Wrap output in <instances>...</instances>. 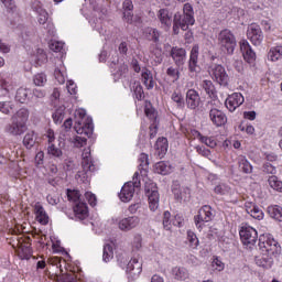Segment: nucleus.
<instances>
[{"label": "nucleus", "mask_w": 282, "mask_h": 282, "mask_svg": "<svg viewBox=\"0 0 282 282\" xmlns=\"http://www.w3.org/2000/svg\"><path fill=\"white\" fill-rule=\"evenodd\" d=\"M258 241L262 256H256L254 261L259 268L269 270L274 263V258L272 257H279V254H281V246H279V241L270 235H261Z\"/></svg>", "instance_id": "1"}, {"label": "nucleus", "mask_w": 282, "mask_h": 282, "mask_svg": "<svg viewBox=\"0 0 282 282\" xmlns=\"http://www.w3.org/2000/svg\"><path fill=\"white\" fill-rule=\"evenodd\" d=\"M218 43L223 52H227V54H235V48L237 47V39H235V34H232L230 30L225 29L220 31L218 34Z\"/></svg>", "instance_id": "2"}, {"label": "nucleus", "mask_w": 282, "mask_h": 282, "mask_svg": "<svg viewBox=\"0 0 282 282\" xmlns=\"http://www.w3.org/2000/svg\"><path fill=\"white\" fill-rule=\"evenodd\" d=\"M139 175L138 172L134 173L133 182H128L122 186L121 192L119 193L121 202H131V199H133L135 188H140L141 186L140 180H138Z\"/></svg>", "instance_id": "3"}, {"label": "nucleus", "mask_w": 282, "mask_h": 282, "mask_svg": "<svg viewBox=\"0 0 282 282\" xmlns=\"http://www.w3.org/2000/svg\"><path fill=\"white\" fill-rule=\"evenodd\" d=\"M189 25H195V19H191L187 15H184L183 13L176 12L173 18V33L180 34V28L183 30V32H186L188 30Z\"/></svg>", "instance_id": "4"}, {"label": "nucleus", "mask_w": 282, "mask_h": 282, "mask_svg": "<svg viewBox=\"0 0 282 282\" xmlns=\"http://www.w3.org/2000/svg\"><path fill=\"white\" fill-rule=\"evenodd\" d=\"M239 235L243 246H254L259 239L257 229L251 226L241 227Z\"/></svg>", "instance_id": "5"}, {"label": "nucleus", "mask_w": 282, "mask_h": 282, "mask_svg": "<svg viewBox=\"0 0 282 282\" xmlns=\"http://www.w3.org/2000/svg\"><path fill=\"white\" fill-rule=\"evenodd\" d=\"M210 69L212 76L216 83H218V85H223V87H228L230 77L228 76V73H226V68L220 64H213Z\"/></svg>", "instance_id": "6"}, {"label": "nucleus", "mask_w": 282, "mask_h": 282, "mask_svg": "<svg viewBox=\"0 0 282 282\" xmlns=\"http://www.w3.org/2000/svg\"><path fill=\"white\" fill-rule=\"evenodd\" d=\"M78 116L82 120L76 121V124H78L79 129L76 130L77 133H85V135H91V133H94V122L91 120V118H87L85 119V116H87V113L85 112V110H80L78 112Z\"/></svg>", "instance_id": "7"}, {"label": "nucleus", "mask_w": 282, "mask_h": 282, "mask_svg": "<svg viewBox=\"0 0 282 282\" xmlns=\"http://www.w3.org/2000/svg\"><path fill=\"white\" fill-rule=\"evenodd\" d=\"M247 36L253 45H261L263 42V32L261 26L257 24H251L247 30Z\"/></svg>", "instance_id": "8"}, {"label": "nucleus", "mask_w": 282, "mask_h": 282, "mask_svg": "<svg viewBox=\"0 0 282 282\" xmlns=\"http://www.w3.org/2000/svg\"><path fill=\"white\" fill-rule=\"evenodd\" d=\"M199 58V46H193L188 61V70L191 74H199L202 67L197 65Z\"/></svg>", "instance_id": "9"}, {"label": "nucleus", "mask_w": 282, "mask_h": 282, "mask_svg": "<svg viewBox=\"0 0 282 282\" xmlns=\"http://www.w3.org/2000/svg\"><path fill=\"white\" fill-rule=\"evenodd\" d=\"M209 118L215 124V127H224L228 122V118L226 117V113L224 111L217 109V108H212L209 110Z\"/></svg>", "instance_id": "10"}, {"label": "nucleus", "mask_w": 282, "mask_h": 282, "mask_svg": "<svg viewBox=\"0 0 282 282\" xmlns=\"http://www.w3.org/2000/svg\"><path fill=\"white\" fill-rule=\"evenodd\" d=\"M212 207L209 205H204L199 210L198 215L195 216V224L198 226V228H202V225H199L202 221H213V212Z\"/></svg>", "instance_id": "11"}, {"label": "nucleus", "mask_w": 282, "mask_h": 282, "mask_svg": "<svg viewBox=\"0 0 282 282\" xmlns=\"http://www.w3.org/2000/svg\"><path fill=\"white\" fill-rule=\"evenodd\" d=\"M170 56L173 58L176 67H182V65H184V61H186V50L173 46L171 48Z\"/></svg>", "instance_id": "12"}, {"label": "nucleus", "mask_w": 282, "mask_h": 282, "mask_svg": "<svg viewBox=\"0 0 282 282\" xmlns=\"http://www.w3.org/2000/svg\"><path fill=\"white\" fill-rule=\"evenodd\" d=\"M240 50L247 63H252L257 58V54L252 51V46H250L248 41L242 40V42H240Z\"/></svg>", "instance_id": "13"}, {"label": "nucleus", "mask_w": 282, "mask_h": 282, "mask_svg": "<svg viewBox=\"0 0 282 282\" xmlns=\"http://www.w3.org/2000/svg\"><path fill=\"white\" fill-rule=\"evenodd\" d=\"M138 224H140V218L138 216H130L119 221V228L120 230H124L127 232L129 230H133Z\"/></svg>", "instance_id": "14"}, {"label": "nucleus", "mask_w": 282, "mask_h": 282, "mask_svg": "<svg viewBox=\"0 0 282 282\" xmlns=\"http://www.w3.org/2000/svg\"><path fill=\"white\" fill-rule=\"evenodd\" d=\"M199 94L195 89H189L186 93V105L188 109H197L199 107Z\"/></svg>", "instance_id": "15"}, {"label": "nucleus", "mask_w": 282, "mask_h": 282, "mask_svg": "<svg viewBox=\"0 0 282 282\" xmlns=\"http://www.w3.org/2000/svg\"><path fill=\"white\" fill-rule=\"evenodd\" d=\"M225 105L228 110L235 111L237 107H240V105H243V96H241V94H234L226 99Z\"/></svg>", "instance_id": "16"}, {"label": "nucleus", "mask_w": 282, "mask_h": 282, "mask_svg": "<svg viewBox=\"0 0 282 282\" xmlns=\"http://www.w3.org/2000/svg\"><path fill=\"white\" fill-rule=\"evenodd\" d=\"M158 19L160 20V23L165 28H171V25H173V13H171L169 9L159 10Z\"/></svg>", "instance_id": "17"}, {"label": "nucleus", "mask_w": 282, "mask_h": 282, "mask_svg": "<svg viewBox=\"0 0 282 282\" xmlns=\"http://www.w3.org/2000/svg\"><path fill=\"white\" fill-rule=\"evenodd\" d=\"M23 129L25 128L20 122L11 120V123L4 127V133H9V135H22L24 133Z\"/></svg>", "instance_id": "18"}, {"label": "nucleus", "mask_w": 282, "mask_h": 282, "mask_svg": "<svg viewBox=\"0 0 282 282\" xmlns=\"http://www.w3.org/2000/svg\"><path fill=\"white\" fill-rule=\"evenodd\" d=\"M143 36L147 41H151L152 43H155V45H160V36L161 33L158 31V29L153 28H145L143 30Z\"/></svg>", "instance_id": "19"}, {"label": "nucleus", "mask_w": 282, "mask_h": 282, "mask_svg": "<svg viewBox=\"0 0 282 282\" xmlns=\"http://www.w3.org/2000/svg\"><path fill=\"white\" fill-rule=\"evenodd\" d=\"M155 150L159 158H164L169 151V140L164 137L159 138L155 142Z\"/></svg>", "instance_id": "20"}, {"label": "nucleus", "mask_w": 282, "mask_h": 282, "mask_svg": "<svg viewBox=\"0 0 282 282\" xmlns=\"http://www.w3.org/2000/svg\"><path fill=\"white\" fill-rule=\"evenodd\" d=\"M28 118H30V111H28V109L25 108H22L11 117V120L19 122L22 127L25 128V122H28Z\"/></svg>", "instance_id": "21"}, {"label": "nucleus", "mask_w": 282, "mask_h": 282, "mask_svg": "<svg viewBox=\"0 0 282 282\" xmlns=\"http://www.w3.org/2000/svg\"><path fill=\"white\" fill-rule=\"evenodd\" d=\"M18 249L21 259H30V257H32V247H30V243L19 241Z\"/></svg>", "instance_id": "22"}, {"label": "nucleus", "mask_w": 282, "mask_h": 282, "mask_svg": "<svg viewBox=\"0 0 282 282\" xmlns=\"http://www.w3.org/2000/svg\"><path fill=\"white\" fill-rule=\"evenodd\" d=\"M126 271L135 276V274H140L142 272V263L138 259L133 258L127 264Z\"/></svg>", "instance_id": "23"}, {"label": "nucleus", "mask_w": 282, "mask_h": 282, "mask_svg": "<svg viewBox=\"0 0 282 282\" xmlns=\"http://www.w3.org/2000/svg\"><path fill=\"white\" fill-rule=\"evenodd\" d=\"M74 213L77 219H80V221H83V219H87L89 213V210L87 209V204L78 203L74 208Z\"/></svg>", "instance_id": "24"}, {"label": "nucleus", "mask_w": 282, "mask_h": 282, "mask_svg": "<svg viewBox=\"0 0 282 282\" xmlns=\"http://www.w3.org/2000/svg\"><path fill=\"white\" fill-rule=\"evenodd\" d=\"M173 172V166L169 162L161 161L155 164V173L159 175H169Z\"/></svg>", "instance_id": "25"}, {"label": "nucleus", "mask_w": 282, "mask_h": 282, "mask_svg": "<svg viewBox=\"0 0 282 282\" xmlns=\"http://www.w3.org/2000/svg\"><path fill=\"white\" fill-rule=\"evenodd\" d=\"M202 87L209 98H217V88L210 80H203Z\"/></svg>", "instance_id": "26"}, {"label": "nucleus", "mask_w": 282, "mask_h": 282, "mask_svg": "<svg viewBox=\"0 0 282 282\" xmlns=\"http://www.w3.org/2000/svg\"><path fill=\"white\" fill-rule=\"evenodd\" d=\"M148 199L150 209L158 210V207L160 206V193H158V191H152L150 194H148Z\"/></svg>", "instance_id": "27"}, {"label": "nucleus", "mask_w": 282, "mask_h": 282, "mask_svg": "<svg viewBox=\"0 0 282 282\" xmlns=\"http://www.w3.org/2000/svg\"><path fill=\"white\" fill-rule=\"evenodd\" d=\"M14 110V102L8 99L0 100V113H4V116H10Z\"/></svg>", "instance_id": "28"}, {"label": "nucleus", "mask_w": 282, "mask_h": 282, "mask_svg": "<svg viewBox=\"0 0 282 282\" xmlns=\"http://www.w3.org/2000/svg\"><path fill=\"white\" fill-rule=\"evenodd\" d=\"M268 213L272 219L276 221H282V208L279 205L268 207Z\"/></svg>", "instance_id": "29"}, {"label": "nucleus", "mask_w": 282, "mask_h": 282, "mask_svg": "<svg viewBox=\"0 0 282 282\" xmlns=\"http://www.w3.org/2000/svg\"><path fill=\"white\" fill-rule=\"evenodd\" d=\"M141 76H142L143 85H145L147 89H153L154 84H153V75L151 74V70L145 68Z\"/></svg>", "instance_id": "30"}, {"label": "nucleus", "mask_w": 282, "mask_h": 282, "mask_svg": "<svg viewBox=\"0 0 282 282\" xmlns=\"http://www.w3.org/2000/svg\"><path fill=\"white\" fill-rule=\"evenodd\" d=\"M196 135L203 144H206V147H209L210 149H215L217 147V141H215V139L205 137L199 131H196Z\"/></svg>", "instance_id": "31"}, {"label": "nucleus", "mask_w": 282, "mask_h": 282, "mask_svg": "<svg viewBox=\"0 0 282 282\" xmlns=\"http://www.w3.org/2000/svg\"><path fill=\"white\" fill-rule=\"evenodd\" d=\"M175 279H177V281H184L186 279H188V271L185 269V268H177L175 267L173 270H172Z\"/></svg>", "instance_id": "32"}, {"label": "nucleus", "mask_w": 282, "mask_h": 282, "mask_svg": "<svg viewBox=\"0 0 282 282\" xmlns=\"http://www.w3.org/2000/svg\"><path fill=\"white\" fill-rule=\"evenodd\" d=\"M282 56V46L272 47L268 53L269 61H279Z\"/></svg>", "instance_id": "33"}, {"label": "nucleus", "mask_w": 282, "mask_h": 282, "mask_svg": "<svg viewBox=\"0 0 282 282\" xmlns=\"http://www.w3.org/2000/svg\"><path fill=\"white\" fill-rule=\"evenodd\" d=\"M239 169L240 171H242V173H246V174L252 173V164H250V162L247 161V159L243 156L239 159Z\"/></svg>", "instance_id": "34"}, {"label": "nucleus", "mask_w": 282, "mask_h": 282, "mask_svg": "<svg viewBox=\"0 0 282 282\" xmlns=\"http://www.w3.org/2000/svg\"><path fill=\"white\" fill-rule=\"evenodd\" d=\"M65 119V107H59L53 113V120L55 124H61Z\"/></svg>", "instance_id": "35"}, {"label": "nucleus", "mask_w": 282, "mask_h": 282, "mask_svg": "<svg viewBox=\"0 0 282 282\" xmlns=\"http://www.w3.org/2000/svg\"><path fill=\"white\" fill-rule=\"evenodd\" d=\"M268 182L269 186H271L273 191H279L280 193H282V182L279 181V177H276L275 175L270 176Z\"/></svg>", "instance_id": "36"}, {"label": "nucleus", "mask_w": 282, "mask_h": 282, "mask_svg": "<svg viewBox=\"0 0 282 282\" xmlns=\"http://www.w3.org/2000/svg\"><path fill=\"white\" fill-rule=\"evenodd\" d=\"M23 144L28 149H32L36 144V139H34V131H31L24 135Z\"/></svg>", "instance_id": "37"}, {"label": "nucleus", "mask_w": 282, "mask_h": 282, "mask_svg": "<svg viewBox=\"0 0 282 282\" xmlns=\"http://www.w3.org/2000/svg\"><path fill=\"white\" fill-rule=\"evenodd\" d=\"M111 259H113V247H111V245H106L104 246L102 260L105 261V263H109Z\"/></svg>", "instance_id": "38"}, {"label": "nucleus", "mask_w": 282, "mask_h": 282, "mask_svg": "<svg viewBox=\"0 0 282 282\" xmlns=\"http://www.w3.org/2000/svg\"><path fill=\"white\" fill-rule=\"evenodd\" d=\"M187 241L189 245V248H193L195 250L197 246H199V239L197 238V235L193 231H187Z\"/></svg>", "instance_id": "39"}, {"label": "nucleus", "mask_w": 282, "mask_h": 282, "mask_svg": "<svg viewBox=\"0 0 282 282\" xmlns=\"http://www.w3.org/2000/svg\"><path fill=\"white\" fill-rule=\"evenodd\" d=\"M15 100L22 105L28 101V89L19 88L15 94Z\"/></svg>", "instance_id": "40"}, {"label": "nucleus", "mask_w": 282, "mask_h": 282, "mask_svg": "<svg viewBox=\"0 0 282 282\" xmlns=\"http://www.w3.org/2000/svg\"><path fill=\"white\" fill-rule=\"evenodd\" d=\"M172 100H173V102H176L178 109H184L186 104H185L184 97L182 96L181 93H173Z\"/></svg>", "instance_id": "41"}, {"label": "nucleus", "mask_w": 282, "mask_h": 282, "mask_svg": "<svg viewBox=\"0 0 282 282\" xmlns=\"http://www.w3.org/2000/svg\"><path fill=\"white\" fill-rule=\"evenodd\" d=\"M33 83L37 87H43L47 83V77L43 73L36 74L33 78Z\"/></svg>", "instance_id": "42"}, {"label": "nucleus", "mask_w": 282, "mask_h": 282, "mask_svg": "<svg viewBox=\"0 0 282 282\" xmlns=\"http://www.w3.org/2000/svg\"><path fill=\"white\" fill-rule=\"evenodd\" d=\"M47 151L50 155H53V158H63V150H61V148H56L54 144H51Z\"/></svg>", "instance_id": "43"}, {"label": "nucleus", "mask_w": 282, "mask_h": 282, "mask_svg": "<svg viewBox=\"0 0 282 282\" xmlns=\"http://www.w3.org/2000/svg\"><path fill=\"white\" fill-rule=\"evenodd\" d=\"M47 61V55L41 48L37 50V54L35 55V65H41Z\"/></svg>", "instance_id": "44"}, {"label": "nucleus", "mask_w": 282, "mask_h": 282, "mask_svg": "<svg viewBox=\"0 0 282 282\" xmlns=\"http://www.w3.org/2000/svg\"><path fill=\"white\" fill-rule=\"evenodd\" d=\"M183 15L189 17V19H195V12L193 11V6L191 3H185L183 7Z\"/></svg>", "instance_id": "45"}, {"label": "nucleus", "mask_w": 282, "mask_h": 282, "mask_svg": "<svg viewBox=\"0 0 282 282\" xmlns=\"http://www.w3.org/2000/svg\"><path fill=\"white\" fill-rule=\"evenodd\" d=\"M163 228L165 230H171V212H164L163 214Z\"/></svg>", "instance_id": "46"}, {"label": "nucleus", "mask_w": 282, "mask_h": 282, "mask_svg": "<svg viewBox=\"0 0 282 282\" xmlns=\"http://www.w3.org/2000/svg\"><path fill=\"white\" fill-rule=\"evenodd\" d=\"M250 215L253 219H258L259 221H261V219H263V210H261V208H259V206H257V205H256V207H253Z\"/></svg>", "instance_id": "47"}, {"label": "nucleus", "mask_w": 282, "mask_h": 282, "mask_svg": "<svg viewBox=\"0 0 282 282\" xmlns=\"http://www.w3.org/2000/svg\"><path fill=\"white\" fill-rule=\"evenodd\" d=\"M82 175H86L87 177H89L90 173H94V164L89 163V162H85L83 163V172H80Z\"/></svg>", "instance_id": "48"}, {"label": "nucleus", "mask_w": 282, "mask_h": 282, "mask_svg": "<svg viewBox=\"0 0 282 282\" xmlns=\"http://www.w3.org/2000/svg\"><path fill=\"white\" fill-rule=\"evenodd\" d=\"M166 74L170 78H173V80H180V70L177 68H173V66H171L167 68Z\"/></svg>", "instance_id": "49"}, {"label": "nucleus", "mask_w": 282, "mask_h": 282, "mask_svg": "<svg viewBox=\"0 0 282 282\" xmlns=\"http://www.w3.org/2000/svg\"><path fill=\"white\" fill-rule=\"evenodd\" d=\"M31 8H32L33 12H36V14H39L41 12H45V9H43V6L41 4V1H39V0L32 1Z\"/></svg>", "instance_id": "50"}, {"label": "nucleus", "mask_w": 282, "mask_h": 282, "mask_svg": "<svg viewBox=\"0 0 282 282\" xmlns=\"http://www.w3.org/2000/svg\"><path fill=\"white\" fill-rule=\"evenodd\" d=\"M74 144L77 149H80L87 144V138L77 135L74 138Z\"/></svg>", "instance_id": "51"}, {"label": "nucleus", "mask_w": 282, "mask_h": 282, "mask_svg": "<svg viewBox=\"0 0 282 282\" xmlns=\"http://www.w3.org/2000/svg\"><path fill=\"white\" fill-rule=\"evenodd\" d=\"M67 197L69 202H78V199H80L78 192L72 189H67Z\"/></svg>", "instance_id": "52"}, {"label": "nucleus", "mask_w": 282, "mask_h": 282, "mask_svg": "<svg viewBox=\"0 0 282 282\" xmlns=\"http://www.w3.org/2000/svg\"><path fill=\"white\" fill-rule=\"evenodd\" d=\"M7 10L14 12L17 10V4H14V0H1Z\"/></svg>", "instance_id": "53"}, {"label": "nucleus", "mask_w": 282, "mask_h": 282, "mask_svg": "<svg viewBox=\"0 0 282 282\" xmlns=\"http://www.w3.org/2000/svg\"><path fill=\"white\" fill-rule=\"evenodd\" d=\"M85 197L90 206H93V207L96 206L97 198H96L95 194H93L90 192H86Z\"/></svg>", "instance_id": "54"}, {"label": "nucleus", "mask_w": 282, "mask_h": 282, "mask_svg": "<svg viewBox=\"0 0 282 282\" xmlns=\"http://www.w3.org/2000/svg\"><path fill=\"white\" fill-rule=\"evenodd\" d=\"M263 173H268L270 175H274L276 173V167H274L271 163H264Z\"/></svg>", "instance_id": "55"}, {"label": "nucleus", "mask_w": 282, "mask_h": 282, "mask_svg": "<svg viewBox=\"0 0 282 282\" xmlns=\"http://www.w3.org/2000/svg\"><path fill=\"white\" fill-rule=\"evenodd\" d=\"M39 14V23L40 25H45L47 23V19H48V14H47V11H42Z\"/></svg>", "instance_id": "56"}, {"label": "nucleus", "mask_w": 282, "mask_h": 282, "mask_svg": "<svg viewBox=\"0 0 282 282\" xmlns=\"http://www.w3.org/2000/svg\"><path fill=\"white\" fill-rule=\"evenodd\" d=\"M59 282H77L76 281V276L74 274H63L61 278H59Z\"/></svg>", "instance_id": "57"}, {"label": "nucleus", "mask_w": 282, "mask_h": 282, "mask_svg": "<svg viewBox=\"0 0 282 282\" xmlns=\"http://www.w3.org/2000/svg\"><path fill=\"white\" fill-rule=\"evenodd\" d=\"M35 215H36V219H39L40 217H43V215H46L45 209L39 203L35 204Z\"/></svg>", "instance_id": "58"}, {"label": "nucleus", "mask_w": 282, "mask_h": 282, "mask_svg": "<svg viewBox=\"0 0 282 282\" xmlns=\"http://www.w3.org/2000/svg\"><path fill=\"white\" fill-rule=\"evenodd\" d=\"M123 20L131 25L133 23V11H123Z\"/></svg>", "instance_id": "59"}, {"label": "nucleus", "mask_w": 282, "mask_h": 282, "mask_svg": "<svg viewBox=\"0 0 282 282\" xmlns=\"http://www.w3.org/2000/svg\"><path fill=\"white\" fill-rule=\"evenodd\" d=\"M122 8H123L124 12L133 11V1L124 0L122 3Z\"/></svg>", "instance_id": "60"}, {"label": "nucleus", "mask_w": 282, "mask_h": 282, "mask_svg": "<svg viewBox=\"0 0 282 282\" xmlns=\"http://www.w3.org/2000/svg\"><path fill=\"white\" fill-rule=\"evenodd\" d=\"M243 118H246V120H256L257 111H254V110H252V111H245L243 112Z\"/></svg>", "instance_id": "61"}, {"label": "nucleus", "mask_w": 282, "mask_h": 282, "mask_svg": "<svg viewBox=\"0 0 282 282\" xmlns=\"http://www.w3.org/2000/svg\"><path fill=\"white\" fill-rule=\"evenodd\" d=\"M140 166H149V155L145 153H142L140 156Z\"/></svg>", "instance_id": "62"}, {"label": "nucleus", "mask_w": 282, "mask_h": 282, "mask_svg": "<svg viewBox=\"0 0 282 282\" xmlns=\"http://www.w3.org/2000/svg\"><path fill=\"white\" fill-rule=\"evenodd\" d=\"M131 66L137 74H140L141 68H140V63L138 62V59L132 58Z\"/></svg>", "instance_id": "63"}, {"label": "nucleus", "mask_w": 282, "mask_h": 282, "mask_svg": "<svg viewBox=\"0 0 282 282\" xmlns=\"http://www.w3.org/2000/svg\"><path fill=\"white\" fill-rule=\"evenodd\" d=\"M120 54H127L129 52V47L127 46V42H121L119 44Z\"/></svg>", "instance_id": "64"}]
</instances>
